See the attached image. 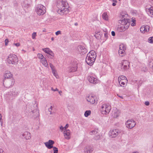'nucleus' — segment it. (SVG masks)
<instances>
[{"mask_svg": "<svg viewBox=\"0 0 153 153\" xmlns=\"http://www.w3.org/2000/svg\"><path fill=\"white\" fill-rule=\"evenodd\" d=\"M58 9L57 12L61 15L66 14L69 12L68 3L66 0H62L61 1L59 2L57 5Z\"/></svg>", "mask_w": 153, "mask_h": 153, "instance_id": "f257e3e1", "label": "nucleus"}, {"mask_svg": "<svg viewBox=\"0 0 153 153\" xmlns=\"http://www.w3.org/2000/svg\"><path fill=\"white\" fill-rule=\"evenodd\" d=\"M7 62L9 64L16 65L18 62V59L16 55L14 54L9 55L7 59Z\"/></svg>", "mask_w": 153, "mask_h": 153, "instance_id": "f03ea898", "label": "nucleus"}, {"mask_svg": "<svg viewBox=\"0 0 153 153\" xmlns=\"http://www.w3.org/2000/svg\"><path fill=\"white\" fill-rule=\"evenodd\" d=\"M124 17L125 16L124 14H121L120 16V17H121V19L119 20V22L123 25L124 27H125V28L126 30L128 28L130 25V23L127 19L124 18Z\"/></svg>", "mask_w": 153, "mask_h": 153, "instance_id": "7ed1b4c3", "label": "nucleus"}, {"mask_svg": "<svg viewBox=\"0 0 153 153\" xmlns=\"http://www.w3.org/2000/svg\"><path fill=\"white\" fill-rule=\"evenodd\" d=\"M36 13L39 15H42L46 12L45 7L41 4L37 5L36 8Z\"/></svg>", "mask_w": 153, "mask_h": 153, "instance_id": "20e7f679", "label": "nucleus"}, {"mask_svg": "<svg viewBox=\"0 0 153 153\" xmlns=\"http://www.w3.org/2000/svg\"><path fill=\"white\" fill-rule=\"evenodd\" d=\"M3 81L4 85L7 88L13 86L15 82V80L13 78L3 79Z\"/></svg>", "mask_w": 153, "mask_h": 153, "instance_id": "39448f33", "label": "nucleus"}, {"mask_svg": "<svg viewBox=\"0 0 153 153\" xmlns=\"http://www.w3.org/2000/svg\"><path fill=\"white\" fill-rule=\"evenodd\" d=\"M95 55H93V56H91L90 53H88L86 58L85 61L87 64L90 65H92L95 62L96 58Z\"/></svg>", "mask_w": 153, "mask_h": 153, "instance_id": "423d86ee", "label": "nucleus"}, {"mask_svg": "<svg viewBox=\"0 0 153 153\" xmlns=\"http://www.w3.org/2000/svg\"><path fill=\"white\" fill-rule=\"evenodd\" d=\"M110 109V106L108 104H104L102 105L100 110L102 114H107L109 112Z\"/></svg>", "mask_w": 153, "mask_h": 153, "instance_id": "0eeeda50", "label": "nucleus"}, {"mask_svg": "<svg viewBox=\"0 0 153 153\" xmlns=\"http://www.w3.org/2000/svg\"><path fill=\"white\" fill-rule=\"evenodd\" d=\"M136 125L135 121L133 119H129L126 123V127L129 129H131L134 127Z\"/></svg>", "mask_w": 153, "mask_h": 153, "instance_id": "6e6552de", "label": "nucleus"}, {"mask_svg": "<svg viewBox=\"0 0 153 153\" xmlns=\"http://www.w3.org/2000/svg\"><path fill=\"white\" fill-rule=\"evenodd\" d=\"M88 79L91 83L96 84L98 83V80L97 76L94 74H91L89 75L88 77Z\"/></svg>", "mask_w": 153, "mask_h": 153, "instance_id": "1a4fd4ad", "label": "nucleus"}, {"mask_svg": "<svg viewBox=\"0 0 153 153\" xmlns=\"http://www.w3.org/2000/svg\"><path fill=\"white\" fill-rule=\"evenodd\" d=\"M72 66L69 68V72H74L76 71L77 70L78 63L76 62H74Z\"/></svg>", "mask_w": 153, "mask_h": 153, "instance_id": "9d476101", "label": "nucleus"}, {"mask_svg": "<svg viewBox=\"0 0 153 153\" xmlns=\"http://www.w3.org/2000/svg\"><path fill=\"white\" fill-rule=\"evenodd\" d=\"M120 132H119V130L117 129H113L111 130L109 134L112 138H114L116 137Z\"/></svg>", "mask_w": 153, "mask_h": 153, "instance_id": "9b49d317", "label": "nucleus"}, {"mask_svg": "<svg viewBox=\"0 0 153 153\" xmlns=\"http://www.w3.org/2000/svg\"><path fill=\"white\" fill-rule=\"evenodd\" d=\"M18 92L15 88H13L10 91L9 95L13 98L16 97L18 95Z\"/></svg>", "mask_w": 153, "mask_h": 153, "instance_id": "f8f14e48", "label": "nucleus"}, {"mask_svg": "<svg viewBox=\"0 0 153 153\" xmlns=\"http://www.w3.org/2000/svg\"><path fill=\"white\" fill-rule=\"evenodd\" d=\"M45 146L48 149H51L53 147V145L54 143V142L52 140H49L48 141L45 143Z\"/></svg>", "mask_w": 153, "mask_h": 153, "instance_id": "ddd939ff", "label": "nucleus"}, {"mask_svg": "<svg viewBox=\"0 0 153 153\" xmlns=\"http://www.w3.org/2000/svg\"><path fill=\"white\" fill-rule=\"evenodd\" d=\"M78 49L80 53L82 54H84L87 51L86 49L83 46L79 45L78 47Z\"/></svg>", "mask_w": 153, "mask_h": 153, "instance_id": "4468645a", "label": "nucleus"}, {"mask_svg": "<svg viewBox=\"0 0 153 153\" xmlns=\"http://www.w3.org/2000/svg\"><path fill=\"white\" fill-rule=\"evenodd\" d=\"M42 50L45 53L48 54L49 55L51 56L52 57L54 56V53L49 48H42Z\"/></svg>", "mask_w": 153, "mask_h": 153, "instance_id": "2eb2a0df", "label": "nucleus"}, {"mask_svg": "<svg viewBox=\"0 0 153 153\" xmlns=\"http://www.w3.org/2000/svg\"><path fill=\"white\" fill-rule=\"evenodd\" d=\"M22 137L26 140H29L31 138V134L29 132L26 131L22 134Z\"/></svg>", "mask_w": 153, "mask_h": 153, "instance_id": "dca6fc26", "label": "nucleus"}, {"mask_svg": "<svg viewBox=\"0 0 153 153\" xmlns=\"http://www.w3.org/2000/svg\"><path fill=\"white\" fill-rule=\"evenodd\" d=\"M64 136L65 138L68 140L70 138V131L69 129L65 130L64 132Z\"/></svg>", "mask_w": 153, "mask_h": 153, "instance_id": "f3484780", "label": "nucleus"}, {"mask_svg": "<svg viewBox=\"0 0 153 153\" xmlns=\"http://www.w3.org/2000/svg\"><path fill=\"white\" fill-rule=\"evenodd\" d=\"M87 100L91 103L93 104L95 102V99L94 97L91 96H89L86 98Z\"/></svg>", "mask_w": 153, "mask_h": 153, "instance_id": "a211bd4d", "label": "nucleus"}, {"mask_svg": "<svg viewBox=\"0 0 153 153\" xmlns=\"http://www.w3.org/2000/svg\"><path fill=\"white\" fill-rule=\"evenodd\" d=\"M4 78L3 79H11V78H13L12 77L13 75L11 74L10 72H7V73H6L4 75Z\"/></svg>", "mask_w": 153, "mask_h": 153, "instance_id": "6ab92c4d", "label": "nucleus"}, {"mask_svg": "<svg viewBox=\"0 0 153 153\" xmlns=\"http://www.w3.org/2000/svg\"><path fill=\"white\" fill-rule=\"evenodd\" d=\"M120 112L117 110L116 109L114 110L112 114V116L114 118H117L119 115Z\"/></svg>", "mask_w": 153, "mask_h": 153, "instance_id": "aec40b11", "label": "nucleus"}, {"mask_svg": "<svg viewBox=\"0 0 153 153\" xmlns=\"http://www.w3.org/2000/svg\"><path fill=\"white\" fill-rule=\"evenodd\" d=\"M93 151V148L91 147H87L85 149V153H91Z\"/></svg>", "mask_w": 153, "mask_h": 153, "instance_id": "412c9836", "label": "nucleus"}, {"mask_svg": "<svg viewBox=\"0 0 153 153\" xmlns=\"http://www.w3.org/2000/svg\"><path fill=\"white\" fill-rule=\"evenodd\" d=\"M127 65V66H128L129 65V62L126 60L123 61V62H121V63L119 65V67L120 66V67H122L123 65Z\"/></svg>", "mask_w": 153, "mask_h": 153, "instance_id": "4be33fe9", "label": "nucleus"}, {"mask_svg": "<svg viewBox=\"0 0 153 153\" xmlns=\"http://www.w3.org/2000/svg\"><path fill=\"white\" fill-rule=\"evenodd\" d=\"M41 62L45 67H48V64L47 60L45 58H44L41 60Z\"/></svg>", "mask_w": 153, "mask_h": 153, "instance_id": "5701e85b", "label": "nucleus"}, {"mask_svg": "<svg viewBox=\"0 0 153 153\" xmlns=\"http://www.w3.org/2000/svg\"><path fill=\"white\" fill-rule=\"evenodd\" d=\"M94 36L97 39H100L101 36V33L100 31H97L96 32L95 34L94 35Z\"/></svg>", "mask_w": 153, "mask_h": 153, "instance_id": "b1692460", "label": "nucleus"}, {"mask_svg": "<svg viewBox=\"0 0 153 153\" xmlns=\"http://www.w3.org/2000/svg\"><path fill=\"white\" fill-rule=\"evenodd\" d=\"M148 14L149 16L153 17V7H151L149 9Z\"/></svg>", "mask_w": 153, "mask_h": 153, "instance_id": "393cba45", "label": "nucleus"}, {"mask_svg": "<svg viewBox=\"0 0 153 153\" xmlns=\"http://www.w3.org/2000/svg\"><path fill=\"white\" fill-rule=\"evenodd\" d=\"M126 30L125 28V27L123 25L121 24L119 28V30L121 32H122L125 31Z\"/></svg>", "mask_w": 153, "mask_h": 153, "instance_id": "a878e982", "label": "nucleus"}, {"mask_svg": "<svg viewBox=\"0 0 153 153\" xmlns=\"http://www.w3.org/2000/svg\"><path fill=\"white\" fill-rule=\"evenodd\" d=\"M121 70L122 71H124L126 70H127L129 68V65L127 66V65H123L122 67H121Z\"/></svg>", "mask_w": 153, "mask_h": 153, "instance_id": "bb28decb", "label": "nucleus"}, {"mask_svg": "<svg viewBox=\"0 0 153 153\" xmlns=\"http://www.w3.org/2000/svg\"><path fill=\"white\" fill-rule=\"evenodd\" d=\"M150 68L153 70V58H151L149 62Z\"/></svg>", "mask_w": 153, "mask_h": 153, "instance_id": "cd10ccee", "label": "nucleus"}, {"mask_svg": "<svg viewBox=\"0 0 153 153\" xmlns=\"http://www.w3.org/2000/svg\"><path fill=\"white\" fill-rule=\"evenodd\" d=\"M102 18L105 20H108V16L105 12L102 15Z\"/></svg>", "mask_w": 153, "mask_h": 153, "instance_id": "c85d7f7f", "label": "nucleus"}, {"mask_svg": "<svg viewBox=\"0 0 153 153\" xmlns=\"http://www.w3.org/2000/svg\"><path fill=\"white\" fill-rule=\"evenodd\" d=\"M143 26H144V32H148L149 30V26L148 25H143Z\"/></svg>", "mask_w": 153, "mask_h": 153, "instance_id": "c756f323", "label": "nucleus"}, {"mask_svg": "<svg viewBox=\"0 0 153 153\" xmlns=\"http://www.w3.org/2000/svg\"><path fill=\"white\" fill-rule=\"evenodd\" d=\"M119 50L125 51L126 50V47L123 44L120 45Z\"/></svg>", "mask_w": 153, "mask_h": 153, "instance_id": "7c9ffc66", "label": "nucleus"}, {"mask_svg": "<svg viewBox=\"0 0 153 153\" xmlns=\"http://www.w3.org/2000/svg\"><path fill=\"white\" fill-rule=\"evenodd\" d=\"M91 113V111L90 110L86 111L85 113L84 116L85 117H88Z\"/></svg>", "mask_w": 153, "mask_h": 153, "instance_id": "2f4dec72", "label": "nucleus"}, {"mask_svg": "<svg viewBox=\"0 0 153 153\" xmlns=\"http://www.w3.org/2000/svg\"><path fill=\"white\" fill-rule=\"evenodd\" d=\"M49 65L50 67H51L52 69V73H53V75L55 76V71L54 69V67L53 66V65L51 63H50Z\"/></svg>", "mask_w": 153, "mask_h": 153, "instance_id": "473e14b6", "label": "nucleus"}, {"mask_svg": "<svg viewBox=\"0 0 153 153\" xmlns=\"http://www.w3.org/2000/svg\"><path fill=\"white\" fill-rule=\"evenodd\" d=\"M35 106V107L34 108V109H33V108H32L31 109V112H32V113H33L35 111H36L37 110V104H36V105L34 104L33 107H34Z\"/></svg>", "mask_w": 153, "mask_h": 153, "instance_id": "72a5a7b5", "label": "nucleus"}, {"mask_svg": "<svg viewBox=\"0 0 153 153\" xmlns=\"http://www.w3.org/2000/svg\"><path fill=\"white\" fill-rule=\"evenodd\" d=\"M126 76H121L119 77L118 78V80H126Z\"/></svg>", "mask_w": 153, "mask_h": 153, "instance_id": "f704fd0d", "label": "nucleus"}, {"mask_svg": "<svg viewBox=\"0 0 153 153\" xmlns=\"http://www.w3.org/2000/svg\"><path fill=\"white\" fill-rule=\"evenodd\" d=\"M88 53H90L91 55V56H93V55H94V56L95 55V58H96L97 55L95 51H90Z\"/></svg>", "mask_w": 153, "mask_h": 153, "instance_id": "c9c22d12", "label": "nucleus"}, {"mask_svg": "<svg viewBox=\"0 0 153 153\" xmlns=\"http://www.w3.org/2000/svg\"><path fill=\"white\" fill-rule=\"evenodd\" d=\"M119 83L121 86L124 87V85H125V83L121 80H118Z\"/></svg>", "mask_w": 153, "mask_h": 153, "instance_id": "e433bc0d", "label": "nucleus"}, {"mask_svg": "<svg viewBox=\"0 0 153 153\" xmlns=\"http://www.w3.org/2000/svg\"><path fill=\"white\" fill-rule=\"evenodd\" d=\"M97 132V131L94 129V130H93V131H91L90 132V134L91 135H93V134H96Z\"/></svg>", "mask_w": 153, "mask_h": 153, "instance_id": "4c0bfd02", "label": "nucleus"}, {"mask_svg": "<svg viewBox=\"0 0 153 153\" xmlns=\"http://www.w3.org/2000/svg\"><path fill=\"white\" fill-rule=\"evenodd\" d=\"M38 57L41 59H43L45 57H44V56L41 53H38L37 55Z\"/></svg>", "mask_w": 153, "mask_h": 153, "instance_id": "58836bf2", "label": "nucleus"}, {"mask_svg": "<svg viewBox=\"0 0 153 153\" xmlns=\"http://www.w3.org/2000/svg\"><path fill=\"white\" fill-rule=\"evenodd\" d=\"M53 153H58V150L57 148L55 147H53Z\"/></svg>", "mask_w": 153, "mask_h": 153, "instance_id": "ea45409f", "label": "nucleus"}, {"mask_svg": "<svg viewBox=\"0 0 153 153\" xmlns=\"http://www.w3.org/2000/svg\"><path fill=\"white\" fill-rule=\"evenodd\" d=\"M148 42L150 43H153V37H149L148 40Z\"/></svg>", "mask_w": 153, "mask_h": 153, "instance_id": "a19ab883", "label": "nucleus"}, {"mask_svg": "<svg viewBox=\"0 0 153 153\" xmlns=\"http://www.w3.org/2000/svg\"><path fill=\"white\" fill-rule=\"evenodd\" d=\"M125 51H122L121 50H119V53L120 55H121V56H123V54L125 52Z\"/></svg>", "mask_w": 153, "mask_h": 153, "instance_id": "79ce46f5", "label": "nucleus"}, {"mask_svg": "<svg viewBox=\"0 0 153 153\" xmlns=\"http://www.w3.org/2000/svg\"><path fill=\"white\" fill-rule=\"evenodd\" d=\"M144 26H142L140 28V31L142 33H144Z\"/></svg>", "mask_w": 153, "mask_h": 153, "instance_id": "37998d69", "label": "nucleus"}, {"mask_svg": "<svg viewBox=\"0 0 153 153\" xmlns=\"http://www.w3.org/2000/svg\"><path fill=\"white\" fill-rule=\"evenodd\" d=\"M53 107L52 106H51V107L48 108V111L49 112H50V114H53V112H52V108H53Z\"/></svg>", "mask_w": 153, "mask_h": 153, "instance_id": "c03bdc74", "label": "nucleus"}, {"mask_svg": "<svg viewBox=\"0 0 153 153\" xmlns=\"http://www.w3.org/2000/svg\"><path fill=\"white\" fill-rule=\"evenodd\" d=\"M36 32H33L32 34V38L33 39H35V37L36 36Z\"/></svg>", "mask_w": 153, "mask_h": 153, "instance_id": "a18cd8bd", "label": "nucleus"}, {"mask_svg": "<svg viewBox=\"0 0 153 153\" xmlns=\"http://www.w3.org/2000/svg\"><path fill=\"white\" fill-rule=\"evenodd\" d=\"M135 21H136L134 20V21L133 19V21L131 23V25L132 26H134L135 25Z\"/></svg>", "mask_w": 153, "mask_h": 153, "instance_id": "49530a36", "label": "nucleus"}, {"mask_svg": "<svg viewBox=\"0 0 153 153\" xmlns=\"http://www.w3.org/2000/svg\"><path fill=\"white\" fill-rule=\"evenodd\" d=\"M4 42H5V46H7L8 45V42H9L8 39H6L5 40Z\"/></svg>", "mask_w": 153, "mask_h": 153, "instance_id": "de8ad7c7", "label": "nucleus"}, {"mask_svg": "<svg viewBox=\"0 0 153 153\" xmlns=\"http://www.w3.org/2000/svg\"><path fill=\"white\" fill-rule=\"evenodd\" d=\"M104 36L106 39H107L108 38L107 31H106V33H104Z\"/></svg>", "mask_w": 153, "mask_h": 153, "instance_id": "09e8293b", "label": "nucleus"}, {"mask_svg": "<svg viewBox=\"0 0 153 153\" xmlns=\"http://www.w3.org/2000/svg\"><path fill=\"white\" fill-rule=\"evenodd\" d=\"M61 33V32L59 30L58 31L55 33L56 35L57 36L59 35V34H60Z\"/></svg>", "mask_w": 153, "mask_h": 153, "instance_id": "8fccbe9b", "label": "nucleus"}, {"mask_svg": "<svg viewBox=\"0 0 153 153\" xmlns=\"http://www.w3.org/2000/svg\"><path fill=\"white\" fill-rule=\"evenodd\" d=\"M14 45L16 46L17 47H19L20 45V44L19 43H14L13 44Z\"/></svg>", "mask_w": 153, "mask_h": 153, "instance_id": "3c124183", "label": "nucleus"}, {"mask_svg": "<svg viewBox=\"0 0 153 153\" xmlns=\"http://www.w3.org/2000/svg\"><path fill=\"white\" fill-rule=\"evenodd\" d=\"M68 126H69L68 124H66V125H65V126L64 127V129H65V130H66V129L68 127Z\"/></svg>", "mask_w": 153, "mask_h": 153, "instance_id": "603ef678", "label": "nucleus"}, {"mask_svg": "<svg viewBox=\"0 0 153 153\" xmlns=\"http://www.w3.org/2000/svg\"><path fill=\"white\" fill-rule=\"evenodd\" d=\"M111 35L113 36H114L115 35V32L114 31H112L111 32Z\"/></svg>", "mask_w": 153, "mask_h": 153, "instance_id": "864d4df0", "label": "nucleus"}, {"mask_svg": "<svg viewBox=\"0 0 153 153\" xmlns=\"http://www.w3.org/2000/svg\"><path fill=\"white\" fill-rule=\"evenodd\" d=\"M51 90L54 91H58V90L57 88H56L55 89L53 88H51Z\"/></svg>", "mask_w": 153, "mask_h": 153, "instance_id": "5fc2aeb1", "label": "nucleus"}, {"mask_svg": "<svg viewBox=\"0 0 153 153\" xmlns=\"http://www.w3.org/2000/svg\"><path fill=\"white\" fill-rule=\"evenodd\" d=\"M145 104L146 105L148 106L149 105V102L148 101H146L145 102Z\"/></svg>", "mask_w": 153, "mask_h": 153, "instance_id": "6e6d98bb", "label": "nucleus"}, {"mask_svg": "<svg viewBox=\"0 0 153 153\" xmlns=\"http://www.w3.org/2000/svg\"><path fill=\"white\" fill-rule=\"evenodd\" d=\"M0 153H5L3 150L1 149L0 148Z\"/></svg>", "mask_w": 153, "mask_h": 153, "instance_id": "4d7b16f0", "label": "nucleus"}, {"mask_svg": "<svg viewBox=\"0 0 153 153\" xmlns=\"http://www.w3.org/2000/svg\"><path fill=\"white\" fill-rule=\"evenodd\" d=\"M60 129L62 131L64 128V127L62 126H61L60 127Z\"/></svg>", "mask_w": 153, "mask_h": 153, "instance_id": "13d9d810", "label": "nucleus"}, {"mask_svg": "<svg viewBox=\"0 0 153 153\" xmlns=\"http://www.w3.org/2000/svg\"><path fill=\"white\" fill-rule=\"evenodd\" d=\"M48 58H50V59H53V57H52V56H50V55H49L48 56Z\"/></svg>", "mask_w": 153, "mask_h": 153, "instance_id": "bf43d9fd", "label": "nucleus"}, {"mask_svg": "<svg viewBox=\"0 0 153 153\" xmlns=\"http://www.w3.org/2000/svg\"><path fill=\"white\" fill-rule=\"evenodd\" d=\"M2 117L1 114H0V121L1 122V120L2 119Z\"/></svg>", "mask_w": 153, "mask_h": 153, "instance_id": "052dcab7", "label": "nucleus"}, {"mask_svg": "<svg viewBox=\"0 0 153 153\" xmlns=\"http://www.w3.org/2000/svg\"><path fill=\"white\" fill-rule=\"evenodd\" d=\"M116 3H115V2H113V3H112V5H113V6H115L116 5Z\"/></svg>", "mask_w": 153, "mask_h": 153, "instance_id": "680f3d73", "label": "nucleus"}, {"mask_svg": "<svg viewBox=\"0 0 153 153\" xmlns=\"http://www.w3.org/2000/svg\"><path fill=\"white\" fill-rule=\"evenodd\" d=\"M153 4V0H149Z\"/></svg>", "mask_w": 153, "mask_h": 153, "instance_id": "e2e57ef3", "label": "nucleus"}, {"mask_svg": "<svg viewBox=\"0 0 153 153\" xmlns=\"http://www.w3.org/2000/svg\"><path fill=\"white\" fill-rule=\"evenodd\" d=\"M46 32V29H44L42 30V32Z\"/></svg>", "mask_w": 153, "mask_h": 153, "instance_id": "0e129e2a", "label": "nucleus"}, {"mask_svg": "<svg viewBox=\"0 0 153 153\" xmlns=\"http://www.w3.org/2000/svg\"><path fill=\"white\" fill-rule=\"evenodd\" d=\"M74 25H75V26H77L78 25V24L77 23V22H76L74 24Z\"/></svg>", "mask_w": 153, "mask_h": 153, "instance_id": "69168bd1", "label": "nucleus"}, {"mask_svg": "<svg viewBox=\"0 0 153 153\" xmlns=\"http://www.w3.org/2000/svg\"><path fill=\"white\" fill-rule=\"evenodd\" d=\"M113 1L115 3L117 2V1L116 0H113Z\"/></svg>", "mask_w": 153, "mask_h": 153, "instance_id": "338daca9", "label": "nucleus"}, {"mask_svg": "<svg viewBox=\"0 0 153 153\" xmlns=\"http://www.w3.org/2000/svg\"><path fill=\"white\" fill-rule=\"evenodd\" d=\"M119 97L122 99H123V97L122 96H119Z\"/></svg>", "mask_w": 153, "mask_h": 153, "instance_id": "774afa93", "label": "nucleus"}]
</instances>
